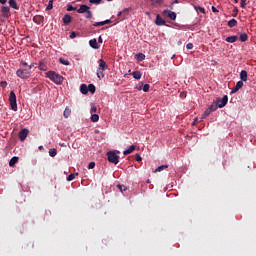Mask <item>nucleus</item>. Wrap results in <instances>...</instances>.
I'll return each mask as SVG.
<instances>
[{
  "mask_svg": "<svg viewBox=\"0 0 256 256\" xmlns=\"http://www.w3.org/2000/svg\"><path fill=\"white\" fill-rule=\"evenodd\" d=\"M45 76L56 85H62L64 82V77L54 71L45 73Z\"/></svg>",
  "mask_w": 256,
  "mask_h": 256,
  "instance_id": "nucleus-1",
  "label": "nucleus"
},
{
  "mask_svg": "<svg viewBox=\"0 0 256 256\" xmlns=\"http://www.w3.org/2000/svg\"><path fill=\"white\" fill-rule=\"evenodd\" d=\"M98 69H97V78L98 79H104L105 75H104V71L108 68L106 62L104 61V59H99L98 61Z\"/></svg>",
  "mask_w": 256,
  "mask_h": 256,
  "instance_id": "nucleus-2",
  "label": "nucleus"
},
{
  "mask_svg": "<svg viewBox=\"0 0 256 256\" xmlns=\"http://www.w3.org/2000/svg\"><path fill=\"white\" fill-rule=\"evenodd\" d=\"M119 153V151H108L106 153L108 162L113 163L114 165H118L120 159L118 156Z\"/></svg>",
  "mask_w": 256,
  "mask_h": 256,
  "instance_id": "nucleus-3",
  "label": "nucleus"
},
{
  "mask_svg": "<svg viewBox=\"0 0 256 256\" xmlns=\"http://www.w3.org/2000/svg\"><path fill=\"white\" fill-rule=\"evenodd\" d=\"M76 12H78L79 14H85L84 17L85 19H92L93 17V14H92V11H91V8L87 5H81L79 7L78 10H76Z\"/></svg>",
  "mask_w": 256,
  "mask_h": 256,
  "instance_id": "nucleus-4",
  "label": "nucleus"
},
{
  "mask_svg": "<svg viewBox=\"0 0 256 256\" xmlns=\"http://www.w3.org/2000/svg\"><path fill=\"white\" fill-rule=\"evenodd\" d=\"M16 75L20 79H29L31 76V72L27 68H20L16 71Z\"/></svg>",
  "mask_w": 256,
  "mask_h": 256,
  "instance_id": "nucleus-5",
  "label": "nucleus"
},
{
  "mask_svg": "<svg viewBox=\"0 0 256 256\" xmlns=\"http://www.w3.org/2000/svg\"><path fill=\"white\" fill-rule=\"evenodd\" d=\"M9 106L11 107L12 111H17L16 95L14 91H11V93H9Z\"/></svg>",
  "mask_w": 256,
  "mask_h": 256,
  "instance_id": "nucleus-6",
  "label": "nucleus"
},
{
  "mask_svg": "<svg viewBox=\"0 0 256 256\" xmlns=\"http://www.w3.org/2000/svg\"><path fill=\"white\" fill-rule=\"evenodd\" d=\"M162 16H167L171 21H175V19H177V14L169 9L162 11Z\"/></svg>",
  "mask_w": 256,
  "mask_h": 256,
  "instance_id": "nucleus-7",
  "label": "nucleus"
},
{
  "mask_svg": "<svg viewBox=\"0 0 256 256\" xmlns=\"http://www.w3.org/2000/svg\"><path fill=\"white\" fill-rule=\"evenodd\" d=\"M227 103H228V96L224 95L222 99L221 98L216 99L214 104H217L218 107L222 109L223 107H226Z\"/></svg>",
  "mask_w": 256,
  "mask_h": 256,
  "instance_id": "nucleus-8",
  "label": "nucleus"
},
{
  "mask_svg": "<svg viewBox=\"0 0 256 256\" xmlns=\"http://www.w3.org/2000/svg\"><path fill=\"white\" fill-rule=\"evenodd\" d=\"M28 134L29 130L27 128H24L18 133V138L21 140V142H24L25 139H27Z\"/></svg>",
  "mask_w": 256,
  "mask_h": 256,
  "instance_id": "nucleus-9",
  "label": "nucleus"
},
{
  "mask_svg": "<svg viewBox=\"0 0 256 256\" xmlns=\"http://www.w3.org/2000/svg\"><path fill=\"white\" fill-rule=\"evenodd\" d=\"M0 12H2V16L5 19H9L11 16L10 8L7 6H2V8H0Z\"/></svg>",
  "mask_w": 256,
  "mask_h": 256,
  "instance_id": "nucleus-10",
  "label": "nucleus"
},
{
  "mask_svg": "<svg viewBox=\"0 0 256 256\" xmlns=\"http://www.w3.org/2000/svg\"><path fill=\"white\" fill-rule=\"evenodd\" d=\"M44 21H45V17L44 16L36 15V16L33 17V22L36 25H41Z\"/></svg>",
  "mask_w": 256,
  "mask_h": 256,
  "instance_id": "nucleus-11",
  "label": "nucleus"
},
{
  "mask_svg": "<svg viewBox=\"0 0 256 256\" xmlns=\"http://www.w3.org/2000/svg\"><path fill=\"white\" fill-rule=\"evenodd\" d=\"M165 23H166L165 20L163 18H161V16L159 14H157L156 20H155L156 26H164Z\"/></svg>",
  "mask_w": 256,
  "mask_h": 256,
  "instance_id": "nucleus-12",
  "label": "nucleus"
},
{
  "mask_svg": "<svg viewBox=\"0 0 256 256\" xmlns=\"http://www.w3.org/2000/svg\"><path fill=\"white\" fill-rule=\"evenodd\" d=\"M89 45H90V47H92L95 50L100 48V45L97 43V39L96 38L90 40L89 41Z\"/></svg>",
  "mask_w": 256,
  "mask_h": 256,
  "instance_id": "nucleus-13",
  "label": "nucleus"
},
{
  "mask_svg": "<svg viewBox=\"0 0 256 256\" xmlns=\"http://www.w3.org/2000/svg\"><path fill=\"white\" fill-rule=\"evenodd\" d=\"M72 21V17L69 14H65V16H63L62 18V22L65 25H69Z\"/></svg>",
  "mask_w": 256,
  "mask_h": 256,
  "instance_id": "nucleus-14",
  "label": "nucleus"
},
{
  "mask_svg": "<svg viewBox=\"0 0 256 256\" xmlns=\"http://www.w3.org/2000/svg\"><path fill=\"white\" fill-rule=\"evenodd\" d=\"M134 150H136V146L132 145V146H129V148L127 150H124V152H122V154L124 156H128L129 154L133 153Z\"/></svg>",
  "mask_w": 256,
  "mask_h": 256,
  "instance_id": "nucleus-15",
  "label": "nucleus"
},
{
  "mask_svg": "<svg viewBox=\"0 0 256 256\" xmlns=\"http://www.w3.org/2000/svg\"><path fill=\"white\" fill-rule=\"evenodd\" d=\"M19 162V157H12L11 160H9V167H15L16 163Z\"/></svg>",
  "mask_w": 256,
  "mask_h": 256,
  "instance_id": "nucleus-16",
  "label": "nucleus"
},
{
  "mask_svg": "<svg viewBox=\"0 0 256 256\" xmlns=\"http://www.w3.org/2000/svg\"><path fill=\"white\" fill-rule=\"evenodd\" d=\"M238 40V37L237 36H229V37H226L225 41L227 43H236Z\"/></svg>",
  "mask_w": 256,
  "mask_h": 256,
  "instance_id": "nucleus-17",
  "label": "nucleus"
},
{
  "mask_svg": "<svg viewBox=\"0 0 256 256\" xmlns=\"http://www.w3.org/2000/svg\"><path fill=\"white\" fill-rule=\"evenodd\" d=\"M239 78L241 79L242 82L247 81V72H246V70L241 71V73L239 74Z\"/></svg>",
  "mask_w": 256,
  "mask_h": 256,
  "instance_id": "nucleus-18",
  "label": "nucleus"
},
{
  "mask_svg": "<svg viewBox=\"0 0 256 256\" xmlns=\"http://www.w3.org/2000/svg\"><path fill=\"white\" fill-rule=\"evenodd\" d=\"M89 92L87 85L86 84H81L80 86V93L83 95H87V93Z\"/></svg>",
  "mask_w": 256,
  "mask_h": 256,
  "instance_id": "nucleus-19",
  "label": "nucleus"
},
{
  "mask_svg": "<svg viewBox=\"0 0 256 256\" xmlns=\"http://www.w3.org/2000/svg\"><path fill=\"white\" fill-rule=\"evenodd\" d=\"M8 4L12 9L19 10V6H17L16 0H9Z\"/></svg>",
  "mask_w": 256,
  "mask_h": 256,
  "instance_id": "nucleus-20",
  "label": "nucleus"
},
{
  "mask_svg": "<svg viewBox=\"0 0 256 256\" xmlns=\"http://www.w3.org/2000/svg\"><path fill=\"white\" fill-rule=\"evenodd\" d=\"M218 108H219V105L218 104H211L209 107H208V111H212V112H215V111H217L218 110Z\"/></svg>",
  "mask_w": 256,
  "mask_h": 256,
  "instance_id": "nucleus-21",
  "label": "nucleus"
},
{
  "mask_svg": "<svg viewBox=\"0 0 256 256\" xmlns=\"http://www.w3.org/2000/svg\"><path fill=\"white\" fill-rule=\"evenodd\" d=\"M248 39H249V36H247L246 33L239 35V40H241L242 43H245Z\"/></svg>",
  "mask_w": 256,
  "mask_h": 256,
  "instance_id": "nucleus-22",
  "label": "nucleus"
},
{
  "mask_svg": "<svg viewBox=\"0 0 256 256\" xmlns=\"http://www.w3.org/2000/svg\"><path fill=\"white\" fill-rule=\"evenodd\" d=\"M87 88H88V92H90V93H92V94H95V93H96V86H95V85L89 84V85L87 86Z\"/></svg>",
  "mask_w": 256,
  "mask_h": 256,
  "instance_id": "nucleus-23",
  "label": "nucleus"
},
{
  "mask_svg": "<svg viewBox=\"0 0 256 256\" xmlns=\"http://www.w3.org/2000/svg\"><path fill=\"white\" fill-rule=\"evenodd\" d=\"M39 70L40 71H47L48 70V67L45 64V62H39Z\"/></svg>",
  "mask_w": 256,
  "mask_h": 256,
  "instance_id": "nucleus-24",
  "label": "nucleus"
},
{
  "mask_svg": "<svg viewBox=\"0 0 256 256\" xmlns=\"http://www.w3.org/2000/svg\"><path fill=\"white\" fill-rule=\"evenodd\" d=\"M151 2V5L155 7L156 5H162L163 0H149Z\"/></svg>",
  "mask_w": 256,
  "mask_h": 256,
  "instance_id": "nucleus-25",
  "label": "nucleus"
},
{
  "mask_svg": "<svg viewBox=\"0 0 256 256\" xmlns=\"http://www.w3.org/2000/svg\"><path fill=\"white\" fill-rule=\"evenodd\" d=\"M132 75H133V78L137 79V80L141 79V77H142V73L139 71L133 72Z\"/></svg>",
  "mask_w": 256,
  "mask_h": 256,
  "instance_id": "nucleus-26",
  "label": "nucleus"
},
{
  "mask_svg": "<svg viewBox=\"0 0 256 256\" xmlns=\"http://www.w3.org/2000/svg\"><path fill=\"white\" fill-rule=\"evenodd\" d=\"M228 26H229V28L236 27L237 26V20L236 19L229 20Z\"/></svg>",
  "mask_w": 256,
  "mask_h": 256,
  "instance_id": "nucleus-27",
  "label": "nucleus"
},
{
  "mask_svg": "<svg viewBox=\"0 0 256 256\" xmlns=\"http://www.w3.org/2000/svg\"><path fill=\"white\" fill-rule=\"evenodd\" d=\"M99 119H100V116H98V114H92V116L90 117V121L94 123H96Z\"/></svg>",
  "mask_w": 256,
  "mask_h": 256,
  "instance_id": "nucleus-28",
  "label": "nucleus"
},
{
  "mask_svg": "<svg viewBox=\"0 0 256 256\" xmlns=\"http://www.w3.org/2000/svg\"><path fill=\"white\" fill-rule=\"evenodd\" d=\"M71 114L70 108L66 107L65 111H63V117L68 118Z\"/></svg>",
  "mask_w": 256,
  "mask_h": 256,
  "instance_id": "nucleus-29",
  "label": "nucleus"
},
{
  "mask_svg": "<svg viewBox=\"0 0 256 256\" xmlns=\"http://www.w3.org/2000/svg\"><path fill=\"white\" fill-rule=\"evenodd\" d=\"M135 58H137L138 61H144L146 56L142 53H138L137 55H135Z\"/></svg>",
  "mask_w": 256,
  "mask_h": 256,
  "instance_id": "nucleus-30",
  "label": "nucleus"
},
{
  "mask_svg": "<svg viewBox=\"0 0 256 256\" xmlns=\"http://www.w3.org/2000/svg\"><path fill=\"white\" fill-rule=\"evenodd\" d=\"M117 189H119L121 193H123L124 191H128V187L125 185H117Z\"/></svg>",
  "mask_w": 256,
  "mask_h": 256,
  "instance_id": "nucleus-31",
  "label": "nucleus"
},
{
  "mask_svg": "<svg viewBox=\"0 0 256 256\" xmlns=\"http://www.w3.org/2000/svg\"><path fill=\"white\" fill-rule=\"evenodd\" d=\"M78 176V173L70 174L67 176V181H73Z\"/></svg>",
  "mask_w": 256,
  "mask_h": 256,
  "instance_id": "nucleus-32",
  "label": "nucleus"
},
{
  "mask_svg": "<svg viewBox=\"0 0 256 256\" xmlns=\"http://www.w3.org/2000/svg\"><path fill=\"white\" fill-rule=\"evenodd\" d=\"M57 155L56 149H49V156L50 157H55Z\"/></svg>",
  "mask_w": 256,
  "mask_h": 256,
  "instance_id": "nucleus-33",
  "label": "nucleus"
},
{
  "mask_svg": "<svg viewBox=\"0 0 256 256\" xmlns=\"http://www.w3.org/2000/svg\"><path fill=\"white\" fill-rule=\"evenodd\" d=\"M59 61H60V63H61L62 65H65V66H69V65H70L69 61L66 60V59H64V58H60Z\"/></svg>",
  "mask_w": 256,
  "mask_h": 256,
  "instance_id": "nucleus-34",
  "label": "nucleus"
},
{
  "mask_svg": "<svg viewBox=\"0 0 256 256\" xmlns=\"http://www.w3.org/2000/svg\"><path fill=\"white\" fill-rule=\"evenodd\" d=\"M144 93H148L150 90V85L149 84H144L143 88H142Z\"/></svg>",
  "mask_w": 256,
  "mask_h": 256,
  "instance_id": "nucleus-35",
  "label": "nucleus"
},
{
  "mask_svg": "<svg viewBox=\"0 0 256 256\" xmlns=\"http://www.w3.org/2000/svg\"><path fill=\"white\" fill-rule=\"evenodd\" d=\"M168 168V165H161L160 167H158L157 169H156V172H161V171H163V170H165V169H167Z\"/></svg>",
  "mask_w": 256,
  "mask_h": 256,
  "instance_id": "nucleus-36",
  "label": "nucleus"
},
{
  "mask_svg": "<svg viewBox=\"0 0 256 256\" xmlns=\"http://www.w3.org/2000/svg\"><path fill=\"white\" fill-rule=\"evenodd\" d=\"M89 3L94 5H100L102 3V0H89Z\"/></svg>",
  "mask_w": 256,
  "mask_h": 256,
  "instance_id": "nucleus-37",
  "label": "nucleus"
},
{
  "mask_svg": "<svg viewBox=\"0 0 256 256\" xmlns=\"http://www.w3.org/2000/svg\"><path fill=\"white\" fill-rule=\"evenodd\" d=\"M73 11H77V8L71 5L67 6V12H73Z\"/></svg>",
  "mask_w": 256,
  "mask_h": 256,
  "instance_id": "nucleus-38",
  "label": "nucleus"
},
{
  "mask_svg": "<svg viewBox=\"0 0 256 256\" xmlns=\"http://www.w3.org/2000/svg\"><path fill=\"white\" fill-rule=\"evenodd\" d=\"M53 9V0H49L48 6H47V11H50Z\"/></svg>",
  "mask_w": 256,
  "mask_h": 256,
  "instance_id": "nucleus-39",
  "label": "nucleus"
},
{
  "mask_svg": "<svg viewBox=\"0 0 256 256\" xmlns=\"http://www.w3.org/2000/svg\"><path fill=\"white\" fill-rule=\"evenodd\" d=\"M194 9H196V11H200L202 14H205V9L201 6H196Z\"/></svg>",
  "mask_w": 256,
  "mask_h": 256,
  "instance_id": "nucleus-40",
  "label": "nucleus"
},
{
  "mask_svg": "<svg viewBox=\"0 0 256 256\" xmlns=\"http://www.w3.org/2000/svg\"><path fill=\"white\" fill-rule=\"evenodd\" d=\"M211 112L212 111H210V110H206L205 112H203L202 118L205 119L206 117H208L210 115Z\"/></svg>",
  "mask_w": 256,
  "mask_h": 256,
  "instance_id": "nucleus-41",
  "label": "nucleus"
},
{
  "mask_svg": "<svg viewBox=\"0 0 256 256\" xmlns=\"http://www.w3.org/2000/svg\"><path fill=\"white\" fill-rule=\"evenodd\" d=\"M95 167H96V163H95V162H90V163L88 164V169H89V170L95 169Z\"/></svg>",
  "mask_w": 256,
  "mask_h": 256,
  "instance_id": "nucleus-42",
  "label": "nucleus"
},
{
  "mask_svg": "<svg viewBox=\"0 0 256 256\" xmlns=\"http://www.w3.org/2000/svg\"><path fill=\"white\" fill-rule=\"evenodd\" d=\"M243 86H244V82L238 81L235 87L238 89H242Z\"/></svg>",
  "mask_w": 256,
  "mask_h": 256,
  "instance_id": "nucleus-43",
  "label": "nucleus"
},
{
  "mask_svg": "<svg viewBox=\"0 0 256 256\" xmlns=\"http://www.w3.org/2000/svg\"><path fill=\"white\" fill-rule=\"evenodd\" d=\"M94 27H99V26H105V23L104 21H101V22H96L93 24Z\"/></svg>",
  "mask_w": 256,
  "mask_h": 256,
  "instance_id": "nucleus-44",
  "label": "nucleus"
},
{
  "mask_svg": "<svg viewBox=\"0 0 256 256\" xmlns=\"http://www.w3.org/2000/svg\"><path fill=\"white\" fill-rule=\"evenodd\" d=\"M97 112V107L95 104H92V109H90V114L96 113Z\"/></svg>",
  "mask_w": 256,
  "mask_h": 256,
  "instance_id": "nucleus-45",
  "label": "nucleus"
},
{
  "mask_svg": "<svg viewBox=\"0 0 256 256\" xmlns=\"http://www.w3.org/2000/svg\"><path fill=\"white\" fill-rule=\"evenodd\" d=\"M135 161L141 162L142 161V157L139 154H135Z\"/></svg>",
  "mask_w": 256,
  "mask_h": 256,
  "instance_id": "nucleus-46",
  "label": "nucleus"
},
{
  "mask_svg": "<svg viewBox=\"0 0 256 256\" xmlns=\"http://www.w3.org/2000/svg\"><path fill=\"white\" fill-rule=\"evenodd\" d=\"M246 5H247L246 0H241V8L245 9Z\"/></svg>",
  "mask_w": 256,
  "mask_h": 256,
  "instance_id": "nucleus-47",
  "label": "nucleus"
},
{
  "mask_svg": "<svg viewBox=\"0 0 256 256\" xmlns=\"http://www.w3.org/2000/svg\"><path fill=\"white\" fill-rule=\"evenodd\" d=\"M76 37H77V33L76 32H71L70 39H75Z\"/></svg>",
  "mask_w": 256,
  "mask_h": 256,
  "instance_id": "nucleus-48",
  "label": "nucleus"
},
{
  "mask_svg": "<svg viewBox=\"0 0 256 256\" xmlns=\"http://www.w3.org/2000/svg\"><path fill=\"white\" fill-rule=\"evenodd\" d=\"M186 48H187V50H192L193 49V44L192 43H188Z\"/></svg>",
  "mask_w": 256,
  "mask_h": 256,
  "instance_id": "nucleus-49",
  "label": "nucleus"
},
{
  "mask_svg": "<svg viewBox=\"0 0 256 256\" xmlns=\"http://www.w3.org/2000/svg\"><path fill=\"white\" fill-rule=\"evenodd\" d=\"M21 66H22V68H28L29 66H28V63L27 62H21Z\"/></svg>",
  "mask_w": 256,
  "mask_h": 256,
  "instance_id": "nucleus-50",
  "label": "nucleus"
},
{
  "mask_svg": "<svg viewBox=\"0 0 256 256\" xmlns=\"http://www.w3.org/2000/svg\"><path fill=\"white\" fill-rule=\"evenodd\" d=\"M233 17H237V15H238V9L237 8H234V10H233Z\"/></svg>",
  "mask_w": 256,
  "mask_h": 256,
  "instance_id": "nucleus-51",
  "label": "nucleus"
},
{
  "mask_svg": "<svg viewBox=\"0 0 256 256\" xmlns=\"http://www.w3.org/2000/svg\"><path fill=\"white\" fill-rule=\"evenodd\" d=\"M240 90V88L234 87L231 91V93H237Z\"/></svg>",
  "mask_w": 256,
  "mask_h": 256,
  "instance_id": "nucleus-52",
  "label": "nucleus"
},
{
  "mask_svg": "<svg viewBox=\"0 0 256 256\" xmlns=\"http://www.w3.org/2000/svg\"><path fill=\"white\" fill-rule=\"evenodd\" d=\"M34 67H35V63H31L30 66L27 67V70L30 71V70H32V68H34Z\"/></svg>",
  "mask_w": 256,
  "mask_h": 256,
  "instance_id": "nucleus-53",
  "label": "nucleus"
},
{
  "mask_svg": "<svg viewBox=\"0 0 256 256\" xmlns=\"http://www.w3.org/2000/svg\"><path fill=\"white\" fill-rule=\"evenodd\" d=\"M212 12H214V13H218L219 11H218V9H217V8H215L214 6H212Z\"/></svg>",
  "mask_w": 256,
  "mask_h": 256,
  "instance_id": "nucleus-54",
  "label": "nucleus"
},
{
  "mask_svg": "<svg viewBox=\"0 0 256 256\" xmlns=\"http://www.w3.org/2000/svg\"><path fill=\"white\" fill-rule=\"evenodd\" d=\"M103 22H104L105 25H107V24L111 23V20H104Z\"/></svg>",
  "mask_w": 256,
  "mask_h": 256,
  "instance_id": "nucleus-55",
  "label": "nucleus"
},
{
  "mask_svg": "<svg viewBox=\"0 0 256 256\" xmlns=\"http://www.w3.org/2000/svg\"><path fill=\"white\" fill-rule=\"evenodd\" d=\"M7 3V0H0V4L5 5Z\"/></svg>",
  "mask_w": 256,
  "mask_h": 256,
  "instance_id": "nucleus-56",
  "label": "nucleus"
},
{
  "mask_svg": "<svg viewBox=\"0 0 256 256\" xmlns=\"http://www.w3.org/2000/svg\"><path fill=\"white\" fill-rule=\"evenodd\" d=\"M102 42H103L102 37L99 36V37H98V43H102Z\"/></svg>",
  "mask_w": 256,
  "mask_h": 256,
  "instance_id": "nucleus-57",
  "label": "nucleus"
},
{
  "mask_svg": "<svg viewBox=\"0 0 256 256\" xmlns=\"http://www.w3.org/2000/svg\"><path fill=\"white\" fill-rule=\"evenodd\" d=\"M174 4H178V0H175L174 2H172L171 6H173Z\"/></svg>",
  "mask_w": 256,
  "mask_h": 256,
  "instance_id": "nucleus-58",
  "label": "nucleus"
},
{
  "mask_svg": "<svg viewBox=\"0 0 256 256\" xmlns=\"http://www.w3.org/2000/svg\"><path fill=\"white\" fill-rule=\"evenodd\" d=\"M196 121H197V119H194L193 125H196Z\"/></svg>",
  "mask_w": 256,
  "mask_h": 256,
  "instance_id": "nucleus-59",
  "label": "nucleus"
},
{
  "mask_svg": "<svg viewBox=\"0 0 256 256\" xmlns=\"http://www.w3.org/2000/svg\"><path fill=\"white\" fill-rule=\"evenodd\" d=\"M234 3H236V4H237V3H238V0H234Z\"/></svg>",
  "mask_w": 256,
  "mask_h": 256,
  "instance_id": "nucleus-60",
  "label": "nucleus"
},
{
  "mask_svg": "<svg viewBox=\"0 0 256 256\" xmlns=\"http://www.w3.org/2000/svg\"><path fill=\"white\" fill-rule=\"evenodd\" d=\"M43 148V146H39V149H42Z\"/></svg>",
  "mask_w": 256,
  "mask_h": 256,
  "instance_id": "nucleus-61",
  "label": "nucleus"
},
{
  "mask_svg": "<svg viewBox=\"0 0 256 256\" xmlns=\"http://www.w3.org/2000/svg\"><path fill=\"white\" fill-rule=\"evenodd\" d=\"M147 15H150V12H146Z\"/></svg>",
  "mask_w": 256,
  "mask_h": 256,
  "instance_id": "nucleus-62",
  "label": "nucleus"
},
{
  "mask_svg": "<svg viewBox=\"0 0 256 256\" xmlns=\"http://www.w3.org/2000/svg\"><path fill=\"white\" fill-rule=\"evenodd\" d=\"M142 89V87H139V90H141Z\"/></svg>",
  "mask_w": 256,
  "mask_h": 256,
  "instance_id": "nucleus-63",
  "label": "nucleus"
},
{
  "mask_svg": "<svg viewBox=\"0 0 256 256\" xmlns=\"http://www.w3.org/2000/svg\"><path fill=\"white\" fill-rule=\"evenodd\" d=\"M121 15V12H119V16Z\"/></svg>",
  "mask_w": 256,
  "mask_h": 256,
  "instance_id": "nucleus-64",
  "label": "nucleus"
}]
</instances>
